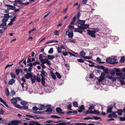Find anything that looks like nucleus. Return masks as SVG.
<instances>
[{
    "instance_id": "nucleus-14",
    "label": "nucleus",
    "mask_w": 125,
    "mask_h": 125,
    "mask_svg": "<svg viewBox=\"0 0 125 125\" xmlns=\"http://www.w3.org/2000/svg\"><path fill=\"white\" fill-rule=\"evenodd\" d=\"M13 121V125H19V123H21V121L18 120Z\"/></svg>"
},
{
    "instance_id": "nucleus-7",
    "label": "nucleus",
    "mask_w": 125,
    "mask_h": 125,
    "mask_svg": "<svg viewBox=\"0 0 125 125\" xmlns=\"http://www.w3.org/2000/svg\"><path fill=\"white\" fill-rule=\"evenodd\" d=\"M114 70L115 71V74L117 76H120L122 74V70L116 68H114Z\"/></svg>"
},
{
    "instance_id": "nucleus-12",
    "label": "nucleus",
    "mask_w": 125,
    "mask_h": 125,
    "mask_svg": "<svg viewBox=\"0 0 125 125\" xmlns=\"http://www.w3.org/2000/svg\"><path fill=\"white\" fill-rule=\"evenodd\" d=\"M33 77L34 80H36L38 82H40L41 81V79L40 77H39L38 76H36L34 75L33 76Z\"/></svg>"
},
{
    "instance_id": "nucleus-36",
    "label": "nucleus",
    "mask_w": 125,
    "mask_h": 125,
    "mask_svg": "<svg viewBox=\"0 0 125 125\" xmlns=\"http://www.w3.org/2000/svg\"><path fill=\"white\" fill-rule=\"evenodd\" d=\"M21 104L23 105H25L27 104V103L25 101H22L21 102Z\"/></svg>"
},
{
    "instance_id": "nucleus-34",
    "label": "nucleus",
    "mask_w": 125,
    "mask_h": 125,
    "mask_svg": "<svg viewBox=\"0 0 125 125\" xmlns=\"http://www.w3.org/2000/svg\"><path fill=\"white\" fill-rule=\"evenodd\" d=\"M44 112L42 111L41 112L39 111H34L33 112V113L34 114H43Z\"/></svg>"
},
{
    "instance_id": "nucleus-47",
    "label": "nucleus",
    "mask_w": 125,
    "mask_h": 125,
    "mask_svg": "<svg viewBox=\"0 0 125 125\" xmlns=\"http://www.w3.org/2000/svg\"><path fill=\"white\" fill-rule=\"evenodd\" d=\"M57 50L59 53H60L62 52V49L60 47H58L57 48Z\"/></svg>"
},
{
    "instance_id": "nucleus-10",
    "label": "nucleus",
    "mask_w": 125,
    "mask_h": 125,
    "mask_svg": "<svg viewBox=\"0 0 125 125\" xmlns=\"http://www.w3.org/2000/svg\"><path fill=\"white\" fill-rule=\"evenodd\" d=\"M77 24L78 25H80V26H82L85 23V21L84 20H82L80 19H78L77 20Z\"/></svg>"
},
{
    "instance_id": "nucleus-23",
    "label": "nucleus",
    "mask_w": 125,
    "mask_h": 125,
    "mask_svg": "<svg viewBox=\"0 0 125 125\" xmlns=\"http://www.w3.org/2000/svg\"><path fill=\"white\" fill-rule=\"evenodd\" d=\"M108 108L107 109V113H110L112 111V109L113 108V107L112 106H109V107H108Z\"/></svg>"
},
{
    "instance_id": "nucleus-64",
    "label": "nucleus",
    "mask_w": 125,
    "mask_h": 125,
    "mask_svg": "<svg viewBox=\"0 0 125 125\" xmlns=\"http://www.w3.org/2000/svg\"><path fill=\"white\" fill-rule=\"evenodd\" d=\"M6 124H8V125H13V121H11L9 123H6Z\"/></svg>"
},
{
    "instance_id": "nucleus-42",
    "label": "nucleus",
    "mask_w": 125,
    "mask_h": 125,
    "mask_svg": "<svg viewBox=\"0 0 125 125\" xmlns=\"http://www.w3.org/2000/svg\"><path fill=\"white\" fill-rule=\"evenodd\" d=\"M33 123L34 124V125H43L42 124L39 123L38 122H36L35 121H33Z\"/></svg>"
},
{
    "instance_id": "nucleus-41",
    "label": "nucleus",
    "mask_w": 125,
    "mask_h": 125,
    "mask_svg": "<svg viewBox=\"0 0 125 125\" xmlns=\"http://www.w3.org/2000/svg\"><path fill=\"white\" fill-rule=\"evenodd\" d=\"M125 60V57L124 56L122 57L120 60V62H123Z\"/></svg>"
},
{
    "instance_id": "nucleus-15",
    "label": "nucleus",
    "mask_w": 125,
    "mask_h": 125,
    "mask_svg": "<svg viewBox=\"0 0 125 125\" xmlns=\"http://www.w3.org/2000/svg\"><path fill=\"white\" fill-rule=\"evenodd\" d=\"M45 107L44 105L43 104H40L38 106L39 110H43Z\"/></svg>"
},
{
    "instance_id": "nucleus-26",
    "label": "nucleus",
    "mask_w": 125,
    "mask_h": 125,
    "mask_svg": "<svg viewBox=\"0 0 125 125\" xmlns=\"http://www.w3.org/2000/svg\"><path fill=\"white\" fill-rule=\"evenodd\" d=\"M33 121H30L29 122V123L24 122L23 123L24 125H34V124L33 123Z\"/></svg>"
},
{
    "instance_id": "nucleus-57",
    "label": "nucleus",
    "mask_w": 125,
    "mask_h": 125,
    "mask_svg": "<svg viewBox=\"0 0 125 125\" xmlns=\"http://www.w3.org/2000/svg\"><path fill=\"white\" fill-rule=\"evenodd\" d=\"M7 25V23H5V22H2L1 24V26H6Z\"/></svg>"
},
{
    "instance_id": "nucleus-51",
    "label": "nucleus",
    "mask_w": 125,
    "mask_h": 125,
    "mask_svg": "<svg viewBox=\"0 0 125 125\" xmlns=\"http://www.w3.org/2000/svg\"><path fill=\"white\" fill-rule=\"evenodd\" d=\"M4 112V111L1 108L0 109V115H3Z\"/></svg>"
},
{
    "instance_id": "nucleus-19",
    "label": "nucleus",
    "mask_w": 125,
    "mask_h": 125,
    "mask_svg": "<svg viewBox=\"0 0 125 125\" xmlns=\"http://www.w3.org/2000/svg\"><path fill=\"white\" fill-rule=\"evenodd\" d=\"M79 55L80 56L82 57H84L86 55L85 52L83 50H82L79 53Z\"/></svg>"
},
{
    "instance_id": "nucleus-40",
    "label": "nucleus",
    "mask_w": 125,
    "mask_h": 125,
    "mask_svg": "<svg viewBox=\"0 0 125 125\" xmlns=\"http://www.w3.org/2000/svg\"><path fill=\"white\" fill-rule=\"evenodd\" d=\"M51 117L52 118L55 119H58L61 118L60 117L57 116L55 115H52L51 116Z\"/></svg>"
},
{
    "instance_id": "nucleus-27",
    "label": "nucleus",
    "mask_w": 125,
    "mask_h": 125,
    "mask_svg": "<svg viewBox=\"0 0 125 125\" xmlns=\"http://www.w3.org/2000/svg\"><path fill=\"white\" fill-rule=\"evenodd\" d=\"M50 73L51 74V76L53 79L54 80L56 78V77L52 71L50 72Z\"/></svg>"
},
{
    "instance_id": "nucleus-2",
    "label": "nucleus",
    "mask_w": 125,
    "mask_h": 125,
    "mask_svg": "<svg viewBox=\"0 0 125 125\" xmlns=\"http://www.w3.org/2000/svg\"><path fill=\"white\" fill-rule=\"evenodd\" d=\"M33 76L32 74L30 73H27L24 75L25 77L27 79L31 78V82L32 83H35V82L34 79L32 78Z\"/></svg>"
},
{
    "instance_id": "nucleus-56",
    "label": "nucleus",
    "mask_w": 125,
    "mask_h": 125,
    "mask_svg": "<svg viewBox=\"0 0 125 125\" xmlns=\"http://www.w3.org/2000/svg\"><path fill=\"white\" fill-rule=\"evenodd\" d=\"M101 118L100 117L96 116H94L93 117V119H94L95 120H98L100 119Z\"/></svg>"
},
{
    "instance_id": "nucleus-22",
    "label": "nucleus",
    "mask_w": 125,
    "mask_h": 125,
    "mask_svg": "<svg viewBox=\"0 0 125 125\" xmlns=\"http://www.w3.org/2000/svg\"><path fill=\"white\" fill-rule=\"evenodd\" d=\"M123 111L122 109H118L116 112L119 115H122Z\"/></svg>"
},
{
    "instance_id": "nucleus-52",
    "label": "nucleus",
    "mask_w": 125,
    "mask_h": 125,
    "mask_svg": "<svg viewBox=\"0 0 125 125\" xmlns=\"http://www.w3.org/2000/svg\"><path fill=\"white\" fill-rule=\"evenodd\" d=\"M5 93L6 94L7 96H8L10 94L9 92L8 88L6 89L5 91Z\"/></svg>"
},
{
    "instance_id": "nucleus-43",
    "label": "nucleus",
    "mask_w": 125,
    "mask_h": 125,
    "mask_svg": "<svg viewBox=\"0 0 125 125\" xmlns=\"http://www.w3.org/2000/svg\"><path fill=\"white\" fill-rule=\"evenodd\" d=\"M53 52V50L52 48H50L48 52L50 54H52Z\"/></svg>"
},
{
    "instance_id": "nucleus-53",
    "label": "nucleus",
    "mask_w": 125,
    "mask_h": 125,
    "mask_svg": "<svg viewBox=\"0 0 125 125\" xmlns=\"http://www.w3.org/2000/svg\"><path fill=\"white\" fill-rule=\"evenodd\" d=\"M81 14L80 13V12H78V13L77 14V19H78V20L80 19H79L80 18V17L81 16Z\"/></svg>"
},
{
    "instance_id": "nucleus-18",
    "label": "nucleus",
    "mask_w": 125,
    "mask_h": 125,
    "mask_svg": "<svg viewBox=\"0 0 125 125\" xmlns=\"http://www.w3.org/2000/svg\"><path fill=\"white\" fill-rule=\"evenodd\" d=\"M91 112L92 113V114H95L97 115H98L100 114L99 111L96 109H94L93 111H92Z\"/></svg>"
},
{
    "instance_id": "nucleus-13",
    "label": "nucleus",
    "mask_w": 125,
    "mask_h": 125,
    "mask_svg": "<svg viewBox=\"0 0 125 125\" xmlns=\"http://www.w3.org/2000/svg\"><path fill=\"white\" fill-rule=\"evenodd\" d=\"M6 6L8 7V8L10 10H14L16 8V7L14 6H13L11 5H5Z\"/></svg>"
},
{
    "instance_id": "nucleus-31",
    "label": "nucleus",
    "mask_w": 125,
    "mask_h": 125,
    "mask_svg": "<svg viewBox=\"0 0 125 125\" xmlns=\"http://www.w3.org/2000/svg\"><path fill=\"white\" fill-rule=\"evenodd\" d=\"M118 78V79L120 81L121 83V85H124L125 84V81L123 80H121L120 79V78L119 77H118L117 78Z\"/></svg>"
},
{
    "instance_id": "nucleus-11",
    "label": "nucleus",
    "mask_w": 125,
    "mask_h": 125,
    "mask_svg": "<svg viewBox=\"0 0 125 125\" xmlns=\"http://www.w3.org/2000/svg\"><path fill=\"white\" fill-rule=\"evenodd\" d=\"M112 114H110L107 117L108 118H110L112 117H116L117 115H115V114L116 113L115 112H113Z\"/></svg>"
},
{
    "instance_id": "nucleus-49",
    "label": "nucleus",
    "mask_w": 125,
    "mask_h": 125,
    "mask_svg": "<svg viewBox=\"0 0 125 125\" xmlns=\"http://www.w3.org/2000/svg\"><path fill=\"white\" fill-rule=\"evenodd\" d=\"M28 106L25 105H23L21 109L22 110H27L28 109Z\"/></svg>"
},
{
    "instance_id": "nucleus-35",
    "label": "nucleus",
    "mask_w": 125,
    "mask_h": 125,
    "mask_svg": "<svg viewBox=\"0 0 125 125\" xmlns=\"http://www.w3.org/2000/svg\"><path fill=\"white\" fill-rule=\"evenodd\" d=\"M73 105L75 107H78L77 103L75 101L73 103Z\"/></svg>"
},
{
    "instance_id": "nucleus-55",
    "label": "nucleus",
    "mask_w": 125,
    "mask_h": 125,
    "mask_svg": "<svg viewBox=\"0 0 125 125\" xmlns=\"http://www.w3.org/2000/svg\"><path fill=\"white\" fill-rule=\"evenodd\" d=\"M89 76V78L93 79L94 78V75L93 73H91L90 74Z\"/></svg>"
},
{
    "instance_id": "nucleus-60",
    "label": "nucleus",
    "mask_w": 125,
    "mask_h": 125,
    "mask_svg": "<svg viewBox=\"0 0 125 125\" xmlns=\"http://www.w3.org/2000/svg\"><path fill=\"white\" fill-rule=\"evenodd\" d=\"M83 58L85 59H91L92 57L90 56H86L83 57Z\"/></svg>"
},
{
    "instance_id": "nucleus-33",
    "label": "nucleus",
    "mask_w": 125,
    "mask_h": 125,
    "mask_svg": "<svg viewBox=\"0 0 125 125\" xmlns=\"http://www.w3.org/2000/svg\"><path fill=\"white\" fill-rule=\"evenodd\" d=\"M15 1H10V2H11V3H12L13 2H15L13 4L14 6H18V5L19 4L18 3V2H16V1H17V0H15Z\"/></svg>"
},
{
    "instance_id": "nucleus-63",
    "label": "nucleus",
    "mask_w": 125,
    "mask_h": 125,
    "mask_svg": "<svg viewBox=\"0 0 125 125\" xmlns=\"http://www.w3.org/2000/svg\"><path fill=\"white\" fill-rule=\"evenodd\" d=\"M18 69H16L15 70V73L17 75H18L20 73V71Z\"/></svg>"
},
{
    "instance_id": "nucleus-50",
    "label": "nucleus",
    "mask_w": 125,
    "mask_h": 125,
    "mask_svg": "<svg viewBox=\"0 0 125 125\" xmlns=\"http://www.w3.org/2000/svg\"><path fill=\"white\" fill-rule=\"evenodd\" d=\"M120 76V77L119 78H120V79H122V80L125 79V76L124 74L123 75L121 74Z\"/></svg>"
},
{
    "instance_id": "nucleus-4",
    "label": "nucleus",
    "mask_w": 125,
    "mask_h": 125,
    "mask_svg": "<svg viewBox=\"0 0 125 125\" xmlns=\"http://www.w3.org/2000/svg\"><path fill=\"white\" fill-rule=\"evenodd\" d=\"M69 28L70 29H74L75 30L74 32H79L81 34H82L83 33V31L78 29V28H74L73 26L72 25H69Z\"/></svg>"
},
{
    "instance_id": "nucleus-24",
    "label": "nucleus",
    "mask_w": 125,
    "mask_h": 125,
    "mask_svg": "<svg viewBox=\"0 0 125 125\" xmlns=\"http://www.w3.org/2000/svg\"><path fill=\"white\" fill-rule=\"evenodd\" d=\"M112 59L111 58L109 57L106 59V62L108 63H110L111 64L112 62Z\"/></svg>"
},
{
    "instance_id": "nucleus-29",
    "label": "nucleus",
    "mask_w": 125,
    "mask_h": 125,
    "mask_svg": "<svg viewBox=\"0 0 125 125\" xmlns=\"http://www.w3.org/2000/svg\"><path fill=\"white\" fill-rule=\"evenodd\" d=\"M62 110L60 107H57L56 108V111L58 113H61L62 111Z\"/></svg>"
},
{
    "instance_id": "nucleus-58",
    "label": "nucleus",
    "mask_w": 125,
    "mask_h": 125,
    "mask_svg": "<svg viewBox=\"0 0 125 125\" xmlns=\"http://www.w3.org/2000/svg\"><path fill=\"white\" fill-rule=\"evenodd\" d=\"M77 61L79 62H80L81 63L84 62V61L82 60V59H77Z\"/></svg>"
},
{
    "instance_id": "nucleus-1",
    "label": "nucleus",
    "mask_w": 125,
    "mask_h": 125,
    "mask_svg": "<svg viewBox=\"0 0 125 125\" xmlns=\"http://www.w3.org/2000/svg\"><path fill=\"white\" fill-rule=\"evenodd\" d=\"M41 73L40 75L41 77V83L42 84L43 86H45V80L47 77V73L44 70H42V71H40Z\"/></svg>"
},
{
    "instance_id": "nucleus-61",
    "label": "nucleus",
    "mask_w": 125,
    "mask_h": 125,
    "mask_svg": "<svg viewBox=\"0 0 125 125\" xmlns=\"http://www.w3.org/2000/svg\"><path fill=\"white\" fill-rule=\"evenodd\" d=\"M71 106V104H70L68 105L67 106V108L69 110H72Z\"/></svg>"
},
{
    "instance_id": "nucleus-46",
    "label": "nucleus",
    "mask_w": 125,
    "mask_h": 125,
    "mask_svg": "<svg viewBox=\"0 0 125 125\" xmlns=\"http://www.w3.org/2000/svg\"><path fill=\"white\" fill-rule=\"evenodd\" d=\"M94 106L93 105L90 106L89 108V110L90 111H92L93 109H94Z\"/></svg>"
},
{
    "instance_id": "nucleus-37",
    "label": "nucleus",
    "mask_w": 125,
    "mask_h": 125,
    "mask_svg": "<svg viewBox=\"0 0 125 125\" xmlns=\"http://www.w3.org/2000/svg\"><path fill=\"white\" fill-rule=\"evenodd\" d=\"M55 74L57 75V77L59 79H60L61 78V76L58 73L56 72L55 73Z\"/></svg>"
},
{
    "instance_id": "nucleus-25",
    "label": "nucleus",
    "mask_w": 125,
    "mask_h": 125,
    "mask_svg": "<svg viewBox=\"0 0 125 125\" xmlns=\"http://www.w3.org/2000/svg\"><path fill=\"white\" fill-rule=\"evenodd\" d=\"M47 57L48 59L49 60H52L55 57L54 55H48Z\"/></svg>"
},
{
    "instance_id": "nucleus-6",
    "label": "nucleus",
    "mask_w": 125,
    "mask_h": 125,
    "mask_svg": "<svg viewBox=\"0 0 125 125\" xmlns=\"http://www.w3.org/2000/svg\"><path fill=\"white\" fill-rule=\"evenodd\" d=\"M40 61L42 63V64H44L46 63L48 65H50L51 64L50 61L47 59L45 58L44 59H43L41 60Z\"/></svg>"
},
{
    "instance_id": "nucleus-48",
    "label": "nucleus",
    "mask_w": 125,
    "mask_h": 125,
    "mask_svg": "<svg viewBox=\"0 0 125 125\" xmlns=\"http://www.w3.org/2000/svg\"><path fill=\"white\" fill-rule=\"evenodd\" d=\"M31 62V57L30 56H28V59L27 61V62L28 63Z\"/></svg>"
},
{
    "instance_id": "nucleus-39",
    "label": "nucleus",
    "mask_w": 125,
    "mask_h": 125,
    "mask_svg": "<svg viewBox=\"0 0 125 125\" xmlns=\"http://www.w3.org/2000/svg\"><path fill=\"white\" fill-rule=\"evenodd\" d=\"M55 125H67L66 124L64 121H62V123H59L58 124H56Z\"/></svg>"
},
{
    "instance_id": "nucleus-62",
    "label": "nucleus",
    "mask_w": 125,
    "mask_h": 125,
    "mask_svg": "<svg viewBox=\"0 0 125 125\" xmlns=\"http://www.w3.org/2000/svg\"><path fill=\"white\" fill-rule=\"evenodd\" d=\"M10 93L12 95H14L15 94V92L13 90H11V92Z\"/></svg>"
},
{
    "instance_id": "nucleus-54",
    "label": "nucleus",
    "mask_w": 125,
    "mask_h": 125,
    "mask_svg": "<svg viewBox=\"0 0 125 125\" xmlns=\"http://www.w3.org/2000/svg\"><path fill=\"white\" fill-rule=\"evenodd\" d=\"M32 109L33 110L36 111L39 110V109L37 106H34L32 107Z\"/></svg>"
},
{
    "instance_id": "nucleus-9",
    "label": "nucleus",
    "mask_w": 125,
    "mask_h": 125,
    "mask_svg": "<svg viewBox=\"0 0 125 125\" xmlns=\"http://www.w3.org/2000/svg\"><path fill=\"white\" fill-rule=\"evenodd\" d=\"M105 75L104 73H102L99 77L100 78L98 80V81L99 82H102L104 79V77Z\"/></svg>"
},
{
    "instance_id": "nucleus-8",
    "label": "nucleus",
    "mask_w": 125,
    "mask_h": 125,
    "mask_svg": "<svg viewBox=\"0 0 125 125\" xmlns=\"http://www.w3.org/2000/svg\"><path fill=\"white\" fill-rule=\"evenodd\" d=\"M89 27V25L84 24L82 26H80L79 25H78V29L81 30H84L86 28H88Z\"/></svg>"
},
{
    "instance_id": "nucleus-30",
    "label": "nucleus",
    "mask_w": 125,
    "mask_h": 125,
    "mask_svg": "<svg viewBox=\"0 0 125 125\" xmlns=\"http://www.w3.org/2000/svg\"><path fill=\"white\" fill-rule=\"evenodd\" d=\"M76 19V17L75 16H74L73 18L72 21L71 22L70 24L71 25H73L75 22V20Z\"/></svg>"
},
{
    "instance_id": "nucleus-32",
    "label": "nucleus",
    "mask_w": 125,
    "mask_h": 125,
    "mask_svg": "<svg viewBox=\"0 0 125 125\" xmlns=\"http://www.w3.org/2000/svg\"><path fill=\"white\" fill-rule=\"evenodd\" d=\"M52 111V109L51 108H48L44 112H50Z\"/></svg>"
},
{
    "instance_id": "nucleus-38",
    "label": "nucleus",
    "mask_w": 125,
    "mask_h": 125,
    "mask_svg": "<svg viewBox=\"0 0 125 125\" xmlns=\"http://www.w3.org/2000/svg\"><path fill=\"white\" fill-rule=\"evenodd\" d=\"M10 15H9L8 14H5L4 16V18L8 19V18H10Z\"/></svg>"
},
{
    "instance_id": "nucleus-20",
    "label": "nucleus",
    "mask_w": 125,
    "mask_h": 125,
    "mask_svg": "<svg viewBox=\"0 0 125 125\" xmlns=\"http://www.w3.org/2000/svg\"><path fill=\"white\" fill-rule=\"evenodd\" d=\"M116 58H113L112 59V62L111 64H115L117 63L118 62L116 61Z\"/></svg>"
},
{
    "instance_id": "nucleus-21",
    "label": "nucleus",
    "mask_w": 125,
    "mask_h": 125,
    "mask_svg": "<svg viewBox=\"0 0 125 125\" xmlns=\"http://www.w3.org/2000/svg\"><path fill=\"white\" fill-rule=\"evenodd\" d=\"M11 102L13 104H16V103H17V99L13 97L12 99L10 100Z\"/></svg>"
},
{
    "instance_id": "nucleus-45",
    "label": "nucleus",
    "mask_w": 125,
    "mask_h": 125,
    "mask_svg": "<svg viewBox=\"0 0 125 125\" xmlns=\"http://www.w3.org/2000/svg\"><path fill=\"white\" fill-rule=\"evenodd\" d=\"M62 54L64 56H65L68 55V52L66 51H62Z\"/></svg>"
},
{
    "instance_id": "nucleus-44",
    "label": "nucleus",
    "mask_w": 125,
    "mask_h": 125,
    "mask_svg": "<svg viewBox=\"0 0 125 125\" xmlns=\"http://www.w3.org/2000/svg\"><path fill=\"white\" fill-rule=\"evenodd\" d=\"M96 60L98 61L99 62V63H104V62H100L101 61V59H100L99 57H97V58Z\"/></svg>"
},
{
    "instance_id": "nucleus-17",
    "label": "nucleus",
    "mask_w": 125,
    "mask_h": 125,
    "mask_svg": "<svg viewBox=\"0 0 125 125\" xmlns=\"http://www.w3.org/2000/svg\"><path fill=\"white\" fill-rule=\"evenodd\" d=\"M15 80L14 79H11L9 81L8 83V84L12 85L15 83Z\"/></svg>"
},
{
    "instance_id": "nucleus-3",
    "label": "nucleus",
    "mask_w": 125,
    "mask_h": 125,
    "mask_svg": "<svg viewBox=\"0 0 125 125\" xmlns=\"http://www.w3.org/2000/svg\"><path fill=\"white\" fill-rule=\"evenodd\" d=\"M10 17L12 18L11 19L10 21V22L8 24L7 26H11L13 24L12 22L15 20L16 17L15 13H12L10 15Z\"/></svg>"
},
{
    "instance_id": "nucleus-28",
    "label": "nucleus",
    "mask_w": 125,
    "mask_h": 125,
    "mask_svg": "<svg viewBox=\"0 0 125 125\" xmlns=\"http://www.w3.org/2000/svg\"><path fill=\"white\" fill-rule=\"evenodd\" d=\"M68 37L70 38H72L73 37V32L71 31L69 32L68 34Z\"/></svg>"
},
{
    "instance_id": "nucleus-16",
    "label": "nucleus",
    "mask_w": 125,
    "mask_h": 125,
    "mask_svg": "<svg viewBox=\"0 0 125 125\" xmlns=\"http://www.w3.org/2000/svg\"><path fill=\"white\" fill-rule=\"evenodd\" d=\"M79 109L78 110L79 113H81L82 112L83 110H84V106L83 105H82L79 108Z\"/></svg>"
},
{
    "instance_id": "nucleus-59",
    "label": "nucleus",
    "mask_w": 125,
    "mask_h": 125,
    "mask_svg": "<svg viewBox=\"0 0 125 125\" xmlns=\"http://www.w3.org/2000/svg\"><path fill=\"white\" fill-rule=\"evenodd\" d=\"M86 124L85 123H76L75 124V125H86Z\"/></svg>"
},
{
    "instance_id": "nucleus-5",
    "label": "nucleus",
    "mask_w": 125,
    "mask_h": 125,
    "mask_svg": "<svg viewBox=\"0 0 125 125\" xmlns=\"http://www.w3.org/2000/svg\"><path fill=\"white\" fill-rule=\"evenodd\" d=\"M88 34L92 37L95 38V36L94 34L96 32L94 30L92 31L90 30H88L87 31Z\"/></svg>"
}]
</instances>
